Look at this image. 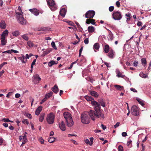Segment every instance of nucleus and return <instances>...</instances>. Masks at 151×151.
I'll use <instances>...</instances> for the list:
<instances>
[{"label":"nucleus","mask_w":151,"mask_h":151,"mask_svg":"<svg viewBox=\"0 0 151 151\" xmlns=\"http://www.w3.org/2000/svg\"><path fill=\"white\" fill-rule=\"evenodd\" d=\"M93 111L90 110L89 111H86L81 114V122L85 124H88L90 121V118L88 116L91 117L92 120H95V119L93 117Z\"/></svg>","instance_id":"1"},{"label":"nucleus","mask_w":151,"mask_h":151,"mask_svg":"<svg viewBox=\"0 0 151 151\" xmlns=\"http://www.w3.org/2000/svg\"><path fill=\"white\" fill-rule=\"evenodd\" d=\"M91 104L93 106H95L94 107L95 111H93V117L95 119V118L97 117L98 118L100 117L102 118H104V114H102L101 113L100 109L101 106L100 104H99L97 102L93 100L91 101Z\"/></svg>","instance_id":"2"},{"label":"nucleus","mask_w":151,"mask_h":151,"mask_svg":"<svg viewBox=\"0 0 151 151\" xmlns=\"http://www.w3.org/2000/svg\"><path fill=\"white\" fill-rule=\"evenodd\" d=\"M63 116L65 119L67 125L69 127L72 126L73 124V122L70 114L68 112H65L63 113Z\"/></svg>","instance_id":"3"},{"label":"nucleus","mask_w":151,"mask_h":151,"mask_svg":"<svg viewBox=\"0 0 151 151\" xmlns=\"http://www.w3.org/2000/svg\"><path fill=\"white\" fill-rule=\"evenodd\" d=\"M47 4L50 9L52 11H55L56 10L57 7L55 3L53 0H48L47 1Z\"/></svg>","instance_id":"4"},{"label":"nucleus","mask_w":151,"mask_h":151,"mask_svg":"<svg viewBox=\"0 0 151 151\" xmlns=\"http://www.w3.org/2000/svg\"><path fill=\"white\" fill-rule=\"evenodd\" d=\"M112 15L113 19L115 20H120L122 18V13L119 11H114Z\"/></svg>","instance_id":"5"},{"label":"nucleus","mask_w":151,"mask_h":151,"mask_svg":"<svg viewBox=\"0 0 151 151\" xmlns=\"http://www.w3.org/2000/svg\"><path fill=\"white\" fill-rule=\"evenodd\" d=\"M54 115L52 113L47 115V121L49 124H52L54 122Z\"/></svg>","instance_id":"6"},{"label":"nucleus","mask_w":151,"mask_h":151,"mask_svg":"<svg viewBox=\"0 0 151 151\" xmlns=\"http://www.w3.org/2000/svg\"><path fill=\"white\" fill-rule=\"evenodd\" d=\"M139 109L136 106H132L131 112L133 115L137 116L139 114Z\"/></svg>","instance_id":"7"},{"label":"nucleus","mask_w":151,"mask_h":151,"mask_svg":"<svg viewBox=\"0 0 151 151\" xmlns=\"http://www.w3.org/2000/svg\"><path fill=\"white\" fill-rule=\"evenodd\" d=\"M95 14V11L93 10L88 11L85 14V17L88 19L92 18L94 16Z\"/></svg>","instance_id":"8"},{"label":"nucleus","mask_w":151,"mask_h":151,"mask_svg":"<svg viewBox=\"0 0 151 151\" xmlns=\"http://www.w3.org/2000/svg\"><path fill=\"white\" fill-rule=\"evenodd\" d=\"M33 82L35 84L38 83L41 80V78L37 74L33 76Z\"/></svg>","instance_id":"9"},{"label":"nucleus","mask_w":151,"mask_h":151,"mask_svg":"<svg viewBox=\"0 0 151 151\" xmlns=\"http://www.w3.org/2000/svg\"><path fill=\"white\" fill-rule=\"evenodd\" d=\"M27 134L26 132H24L23 133V136H20L19 137V139L20 141L23 140L24 142H27L28 140L27 138Z\"/></svg>","instance_id":"10"},{"label":"nucleus","mask_w":151,"mask_h":151,"mask_svg":"<svg viewBox=\"0 0 151 151\" xmlns=\"http://www.w3.org/2000/svg\"><path fill=\"white\" fill-rule=\"evenodd\" d=\"M18 21L19 23L22 25L26 23V20L24 19L22 16L18 17Z\"/></svg>","instance_id":"11"},{"label":"nucleus","mask_w":151,"mask_h":151,"mask_svg":"<svg viewBox=\"0 0 151 151\" xmlns=\"http://www.w3.org/2000/svg\"><path fill=\"white\" fill-rule=\"evenodd\" d=\"M29 55L27 54L26 55V56L24 55H23L22 57L21 58V60H22V62L23 63H25L27 61V59H29Z\"/></svg>","instance_id":"12"},{"label":"nucleus","mask_w":151,"mask_h":151,"mask_svg":"<svg viewBox=\"0 0 151 151\" xmlns=\"http://www.w3.org/2000/svg\"><path fill=\"white\" fill-rule=\"evenodd\" d=\"M107 30L109 31V34L108 35V38L109 40L112 41L114 38L113 35L111 31L108 29Z\"/></svg>","instance_id":"13"},{"label":"nucleus","mask_w":151,"mask_h":151,"mask_svg":"<svg viewBox=\"0 0 151 151\" xmlns=\"http://www.w3.org/2000/svg\"><path fill=\"white\" fill-rule=\"evenodd\" d=\"M29 11L33 14L35 16H38L39 14V10H37L36 8H34L33 9H30Z\"/></svg>","instance_id":"14"},{"label":"nucleus","mask_w":151,"mask_h":151,"mask_svg":"<svg viewBox=\"0 0 151 151\" xmlns=\"http://www.w3.org/2000/svg\"><path fill=\"white\" fill-rule=\"evenodd\" d=\"M59 127L60 129L63 131H65V125L63 121H62L61 123H59Z\"/></svg>","instance_id":"15"},{"label":"nucleus","mask_w":151,"mask_h":151,"mask_svg":"<svg viewBox=\"0 0 151 151\" xmlns=\"http://www.w3.org/2000/svg\"><path fill=\"white\" fill-rule=\"evenodd\" d=\"M86 23L88 24L91 23L92 24H95V20L91 18L88 19L86 20Z\"/></svg>","instance_id":"16"},{"label":"nucleus","mask_w":151,"mask_h":151,"mask_svg":"<svg viewBox=\"0 0 151 151\" xmlns=\"http://www.w3.org/2000/svg\"><path fill=\"white\" fill-rule=\"evenodd\" d=\"M6 27V24L4 21L2 20L0 23V27L1 29H5Z\"/></svg>","instance_id":"17"},{"label":"nucleus","mask_w":151,"mask_h":151,"mask_svg":"<svg viewBox=\"0 0 151 151\" xmlns=\"http://www.w3.org/2000/svg\"><path fill=\"white\" fill-rule=\"evenodd\" d=\"M108 56L110 58H113L115 56L114 52L113 50H110L108 54Z\"/></svg>","instance_id":"18"},{"label":"nucleus","mask_w":151,"mask_h":151,"mask_svg":"<svg viewBox=\"0 0 151 151\" xmlns=\"http://www.w3.org/2000/svg\"><path fill=\"white\" fill-rule=\"evenodd\" d=\"M51 90L55 94H57L59 91V89L58 86L55 85L51 88Z\"/></svg>","instance_id":"19"},{"label":"nucleus","mask_w":151,"mask_h":151,"mask_svg":"<svg viewBox=\"0 0 151 151\" xmlns=\"http://www.w3.org/2000/svg\"><path fill=\"white\" fill-rule=\"evenodd\" d=\"M42 106H40L38 107L36 109L35 111V114L38 115L40 114L41 111H42Z\"/></svg>","instance_id":"20"},{"label":"nucleus","mask_w":151,"mask_h":151,"mask_svg":"<svg viewBox=\"0 0 151 151\" xmlns=\"http://www.w3.org/2000/svg\"><path fill=\"white\" fill-rule=\"evenodd\" d=\"M98 102H97L99 104H100V105H101L103 107H105V102H104V100L102 99H100L98 100Z\"/></svg>","instance_id":"21"},{"label":"nucleus","mask_w":151,"mask_h":151,"mask_svg":"<svg viewBox=\"0 0 151 151\" xmlns=\"http://www.w3.org/2000/svg\"><path fill=\"white\" fill-rule=\"evenodd\" d=\"M66 11L65 9L64 8H63L61 9L60 12V14L63 17H64L66 14Z\"/></svg>","instance_id":"22"},{"label":"nucleus","mask_w":151,"mask_h":151,"mask_svg":"<svg viewBox=\"0 0 151 151\" xmlns=\"http://www.w3.org/2000/svg\"><path fill=\"white\" fill-rule=\"evenodd\" d=\"M114 86L116 90H118L120 91H122L124 90V87L123 86L116 85H114Z\"/></svg>","instance_id":"23"},{"label":"nucleus","mask_w":151,"mask_h":151,"mask_svg":"<svg viewBox=\"0 0 151 151\" xmlns=\"http://www.w3.org/2000/svg\"><path fill=\"white\" fill-rule=\"evenodd\" d=\"M90 94L95 97H97L99 96V95L96 92L93 91H90Z\"/></svg>","instance_id":"24"},{"label":"nucleus","mask_w":151,"mask_h":151,"mask_svg":"<svg viewBox=\"0 0 151 151\" xmlns=\"http://www.w3.org/2000/svg\"><path fill=\"white\" fill-rule=\"evenodd\" d=\"M88 30L89 32H94V28L92 26H89L88 28Z\"/></svg>","instance_id":"25"},{"label":"nucleus","mask_w":151,"mask_h":151,"mask_svg":"<svg viewBox=\"0 0 151 151\" xmlns=\"http://www.w3.org/2000/svg\"><path fill=\"white\" fill-rule=\"evenodd\" d=\"M109 45L106 44L104 46V51L106 53H107L109 50Z\"/></svg>","instance_id":"26"},{"label":"nucleus","mask_w":151,"mask_h":151,"mask_svg":"<svg viewBox=\"0 0 151 151\" xmlns=\"http://www.w3.org/2000/svg\"><path fill=\"white\" fill-rule=\"evenodd\" d=\"M53 94V93L52 91H50L49 93H47L45 95V97L47 99L48 98L51 96Z\"/></svg>","instance_id":"27"},{"label":"nucleus","mask_w":151,"mask_h":151,"mask_svg":"<svg viewBox=\"0 0 151 151\" xmlns=\"http://www.w3.org/2000/svg\"><path fill=\"white\" fill-rule=\"evenodd\" d=\"M99 45L98 43H95L93 46V48L95 50H98L99 49Z\"/></svg>","instance_id":"28"},{"label":"nucleus","mask_w":151,"mask_h":151,"mask_svg":"<svg viewBox=\"0 0 151 151\" xmlns=\"http://www.w3.org/2000/svg\"><path fill=\"white\" fill-rule=\"evenodd\" d=\"M136 100H137L138 102L142 106H143L145 105L143 101L141 99H140L138 98H136Z\"/></svg>","instance_id":"29"},{"label":"nucleus","mask_w":151,"mask_h":151,"mask_svg":"<svg viewBox=\"0 0 151 151\" xmlns=\"http://www.w3.org/2000/svg\"><path fill=\"white\" fill-rule=\"evenodd\" d=\"M141 61L142 65L145 66V65L147 64V61L145 58H142L141 59Z\"/></svg>","instance_id":"30"},{"label":"nucleus","mask_w":151,"mask_h":151,"mask_svg":"<svg viewBox=\"0 0 151 151\" xmlns=\"http://www.w3.org/2000/svg\"><path fill=\"white\" fill-rule=\"evenodd\" d=\"M58 63V62L57 63L53 60H51L49 62L48 65L49 67H51L54 64H56Z\"/></svg>","instance_id":"31"},{"label":"nucleus","mask_w":151,"mask_h":151,"mask_svg":"<svg viewBox=\"0 0 151 151\" xmlns=\"http://www.w3.org/2000/svg\"><path fill=\"white\" fill-rule=\"evenodd\" d=\"M116 73H117V76L118 77L123 78L124 77V76L119 71H116Z\"/></svg>","instance_id":"32"},{"label":"nucleus","mask_w":151,"mask_h":151,"mask_svg":"<svg viewBox=\"0 0 151 151\" xmlns=\"http://www.w3.org/2000/svg\"><path fill=\"white\" fill-rule=\"evenodd\" d=\"M28 46L30 47H32L34 46V44L32 42L30 41H28L27 42Z\"/></svg>","instance_id":"33"},{"label":"nucleus","mask_w":151,"mask_h":151,"mask_svg":"<svg viewBox=\"0 0 151 151\" xmlns=\"http://www.w3.org/2000/svg\"><path fill=\"white\" fill-rule=\"evenodd\" d=\"M44 116L45 114L43 113H42L40 114L39 118V121L40 122H42L43 121Z\"/></svg>","instance_id":"34"},{"label":"nucleus","mask_w":151,"mask_h":151,"mask_svg":"<svg viewBox=\"0 0 151 151\" xmlns=\"http://www.w3.org/2000/svg\"><path fill=\"white\" fill-rule=\"evenodd\" d=\"M55 139V138L54 137H50L48 139V142L50 143L53 142Z\"/></svg>","instance_id":"35"},{"label":"nucleus","mask_w":151,"mask_h":151,"mask_svg":"<svg viewBox=\"0 0 151 151\" xmlns=\"http://www.w3.org/2000/svg\"><path fill=\"white\" fill-rule=\"evenodd\" d=\"M85 98L88 101H91L93 99V98L91 96H85Z\"/></svg>","instance_id":"36"},{"label":"nucleus","mask_w":151,"mask_h":151,"mask_svg":"<svg viewBox=\"0 0 151 151\" xmlns=\"http://www.w3.org/2000/svg\"><path fill=\"white\" fill-rule=\"evenodd\" d=\"M12 34L13 36L17 37L19 35V32L18 31H15L13 32Z\"/></svg>","instance_id":"37"},{"label":"nucleus","mask_w":151,"mask_h":151,"mask_svg":"<svg viewBox=\"0 0 151 151\" xmlns=\"http://www.w3.org/2000/svg\"><path fill=\"white\" fill-rule=\"evenodd\" d=\"M125 16H127V17H128L127 18V21H128L130 20V18L131 17V14H129V13L128 14H126L125 15Z\"/></svg>","instance_id":"38"},{"label":"nucleus","mask_w":151,"mask_h":151,"mask_svg":"<svg viewBox=\"0 0 151 151\" xmlns=\"http://www.w3.org/2000/svg\"><path fill=\"white\" fill-rule=\"evenodd\" d=\"M67 23H68L69 25L71 26H74L75 27V28H76V27L74 23L72 22L69 21L67 22Z\"/></svg>","instance_id":"39"},{"label":"nucleus","mask_w":151,"mask_h":151,"mask_svg":"<svg viewBox=\"0 0 151 151\" xmlns=\"http://www.w3.org/2000/svg\"><path fill=\"white\" fill-rule=\"evenodd\" d=\"M1 45H5L6 43V39L1 40Z\"/></svg>","instance_id":"40"},{"label":"nucleus","mask_w":151,"mask_h":151,"mask_svg":"<svg viewBox=\"0 0 151 151\" xmlns=\"http://www.w3.org/2000/svg\"><path fill=\"white\" fill-rule=\"evenodd\" d=\"M139 76L143 78H146L147 77V76L143 72H141L139 74Z\"/></svg>","instance_id":"41"},{"label":"nucleus","mask_w":151,"mask_h":151,"mask_svg":"<svg viewBox=\"0 0 151 151\" xmlns=\"http://www.w3.org/2000/svg\"><path fill=\"white\" fill-rule=\"evenodd\" d=\"M22 37L26 40L28 41L29 40V38L27 36L25 35H23L22 36Z\"/></svg>","instance_id":"42"},{"label":"nucleus","mask_w":151,"mask_h":151,"mask_svg":"<svg viewBox=\"0 0 151 151\" xmlns=\"http://www.w3.org/2000/svg\"><path fill=\"white\" fill-rule=\"evenodd\" d=\"M51 45L52 47L55 49L56 50L57 49V47L55 46V42L52 41L51 43Z\"/></svg>","instance_id":"43"},{"label":"nucleus","mask_w":151,"mask_h":151,"mask_svg":"<svg viewBox=\"0 0 151 151\" xmlns=\"http://www.w3.org/2000/svg\"><path fill=\"white\" fill-rule=\"evenodd\" d=\"M9 33V32L7 29L5 30L3 32L2 34L3 35L6 36V35H7Z\"/></svg>","instance_id":"44"},{"label":"nucleus","mask_w":151,"mask_h":151,"mask_svg":"<svg viewBox=\"0 0 151 151\" xmlns=\"http://www.w3.org/2000/svg\"><path fill=\"white\" fill-rule=\"evenodd\" d=\"M132 141L131 140H129L127 142V146L129 147H132V145H132Z\"/></svg>","instance_id":"45"},{"label":"nucleus","mask_w":151,"mask_h":151,"mask_svg":"<svg viewBox=\"0 0 151 151\" xmlns=\"http://www.w3.org/2000/svg\"><path fill=\"white\" fill-rule=\"evenodd\" d=\"M50 51L49 50H46L44 51L43 52V56L45 55H46L50 53Z\"/></svg>","instance_id":"46"},{"label":"nucleus","mask_w":151,"mask_h":151,"mask_svg":"<svg viewBox=\"0 0 151 151\" xmlns=\"http://www.w3.org/2000/svg\"><path fill=\"white\" fill-rule=\"evenodd\" d=\"M118 151H123V147L121 145H120L118 147Z\"/></svg>","instance_id":"47"},{"label":"nucleus","mask_w":151,"mask_h":151,"mask_svg":"<svg viewBox=\"0 0 151 151\" xmlns=\"http://www.w3.org/2000/svg\"><path fill=\"white\" fill-rule=\"evenodd\" d=\"M2 121L6 122H9V121H10V120H9V119L8 118L6 119L5 118H4L2 119Z\"/></svg>","instance_id":"48"},{"label":"nucleus","mask_w":151,"mask_h":151,"mask_svg":"<svg viewBox=\"0 0 151 151\" xmlns=\"http://www.w3.org/2000/svg\"><path fill=\"white\" fill-rule=\"evenodd\" d=\"M138 64V62L137 61H135L133 63V65L134 66L137 67Z\"/></svg>","instance_id":"49"},{"label":"nucleus","mask_w":151,"mask_h":151,"mask_svg":"<svg viewBox=\"0 0 151 151\" xmlns=\"http://www.w3.org/2000/svg\"><path fill=\"white\" fill-rule=\"evenodd\" d=\"M26 116L30 119L32 118V116L30 114H29L28 113H26Z\"/></svg>","instance_id":"50"},{"label":"nucleus","mask_w":151,"mask_h":151,"mask_svg":"<svg viewBox=\"0 0 151 151\" xmlns=\"http://www.w3.org/2000/svg\"><path fill=\"white\" fill-rule=\"evenodd\" d=\"M114 7L113 6H110L109 8V10L110 12H111L114 10Z\"/></svg>","instance_id":"51"},{"label":"nucleus","mask_w":151,"mask_h":151,"mask_svg":"<svg viewBox=\"0 0 151 151\" xmlns=\"http://www.w3.org/2000/svg\"><path fill=\"white\" fill-rule=\"evenodd\" d=\"M16 13L19 16V17H17L21 16H22V14H23V13L22 12H16Z\"/></svg>","instance_id":"52"},{"label":"nucleus","mask_w":151,"mask_h":151,"mask_svg":"<svg viewBox=\"0 0 151 151\" xmlns=\"http://www.w3.org/2000/svg\"><path fill=\"white\" fill-rule=\"evenodd\" d=\"M39 141L41 144H43L44 143V140L41 137L39 139Z\"/></svg>","instance_id":"53"},{"label":"nucleus","mask_w":151,"mask_h":151,"mask_svg":"<svg viewBox=\"0 0 151 151\" xmlns=\"http://www.w3.org/2000/svg\"><path fill=\"white\" fill-rule=\"evenodd\" d=\"M22 122L24 124H28L29 122L27 119H23L22 121Z\"/></svg>","instance_id":"54"},{"label":"nucleus","mask_w":151,"mask_h":151,"mask_svg":"<svg viewBox=\"0 0 151 151\" xmlns=\"http://www.w3.org/2000/svg\"><path fill=\"white\" fill-rule=\"evenodd\" d=\"M90 139L91 141L90 145L91 146L93 144V137H91L90 138Z\"/></svg>","instance_id":"55"},{"label":"nucleus","mask_w":151,"mask_h":151,"mask_svg":"<svg viewBox=\"0 0 151 151\" xmlns=\"http://www.w3.org/2000/svg\"><path fill=\"white\" fill-rule=\"evenodd\" d=\"M83 49V47H82L79 50V56L80 57L81 55Z\"/></svg>","instance_id":"56"},{"label":"nucleus","mask_w":151,"mask_h":151,"mask_svg":"<svg viewBox=\"0 0 151 151\" xmlns=\"http://www.w3.org/2000/svg\"><path fill=\"white\" fill-rule=\"evenodd\" d=\"M85 44H87L88 43V39L87 38H86L84 41Z\"/></svg>","instance_id":"57"},{"label":"nucleus","mask_w":151,"mask_h":151,"mask_svg":"<svg viewBox=\"0 0 151 151\" xmlns=\"http://www.w3.org/2000/svg\"><path fill=\"white\" fill-rule=\"evenodd\" d=\"M85 142L88 145H90V141L88 139H86L85 140Z\"/></svg>","instance_id":"58"},{"label":"nucleus","mask_w":151,"mask_h":151,"mask_svg":"<svg viewBox=\"0 0 151 151\" xmlns=\"http://www.w3.org/2000/svg\"><path fill=\"white\" fill-rule=\"evenodd\" d=\"M47 100V99L45 97L40 102V104H43L44 102L46 101Z\"/></svg>","instance_id":"59"},{"label":"nucleus","mask_w":151,"mask_h":151,"mask_svg":"<svg viewBox=\"0 0 151 151\" xmlns=\"http://www.w3.org/2000/svg\"><path fill=\"white\" fill-rule=\"evenodd\" d=\"M116 5L118 7H119L120 6V2L119 1H117L116 2Z\"/></svg>","instance_id":"60"},{"label":"nucleus","mask_w":151,"mask_h":151,"mask_svg":"<svg viewBox=\"0 0 151 151\" xmlns=\"http://www.w3.org/2000/svg\"><path fill=\"white\" fill-rule=\"evenodd\" d=\"M7 64V62H4L3 63H2L0 65V67H1V68H2L4 65H5V64Z\"/></svg>","instance_id":"61"},{"label":"nucleus","mask_w":151,"mask_h":151,"mask_svg":"<svg viewBox=\"0 0 151 151\" xmlns=\"http://www.w3.org/2000/svg\"><path fill=\"white\" fill-rule=\"evenodd\" d=\"M130 90L133 91L134 92H137V91L134 88H130Z\"/></svg>","instance_id":"62"},{"label":"nucleus","mask_w":151,"mask_h":151,"mask_svg":"<svg viewBox=\"0 0 151 151\" xmlns=\"http://www.w3.org/2000/svg\"><path fill=\"white\" fill-rule=\"evenodd\" d=\"M20 96V95L19 93H17L15 94V97L16 98H18Z\"/></svg>","instance_id":"63"},{"label":"nucleus","mask_w":151,"mask_h":151,"mask_svg":"<svg viewBox=\"0 0 151 151\" xmlns=\"http://www.w3.org/2000/svg\"><path fill=\"white\" fill-rule=\"evenodd\" d=\"M127 133L126 132H123L122 134V135L123 137H125L127 136Z\"/></svg>","instance_id":"64"}]
</instances>
